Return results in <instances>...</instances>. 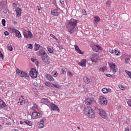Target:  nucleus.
I'll return each mask as SVG.
<instances>
[{"label": "nucleus", "mask_w": 131, "mask_h": 131, "mask_svg": "<svg viewBox=\"0 0 131 131\" xmlns=\"http://www.w3.org/2000/svg\"><path fill=\"white\" fill-rule=\"evenodd\" d=\"M31 60L32 61V62H34L35 61V59H34V58H31Z\"/></svg>", "instance_id": "58"}, {"label": "nucleus", "mask_w": 131, "mask_h": 131, "mask_svg": "<svg viewBox=\"0 0 131 131\" xmlns=\"http://www.w3.org/2000/svg\"><path fill=\"white\" fill-rule=\"evenodd\" d=\"M108 66L110 68L111 70L113 71L114 73H116L117 72L118 68H117V66L113 63V62H110L108 63Z\"/></svg>", "instance_id": "6"}, {"label": "nucleus", "mask_w": 131, "mask_h": 131, "mask_svg": "<svg viewBox=\"0 0 131 131\" xmlns=\"http://www.w3.org/2000/svg\"><path fill=\"white\" fill-rule=\"evenodd\" d=\"M53 86H54V88H56V89H60V85L58 84H53Z\"/></svg>", "instance_id": "42"}, {"label": "nucleus", "mask_w": 131, "mask_h": 131, "mask_svg": "<svg viewBox=\"0 0 131 131\" xmlns=\"http://www.w3.org/2000/svg\"><path fill=\"white\" fill-rule=\"evenodd\" d=\"M52 74L54 77H57V76H58V72H57V71H53L52 72Z\"/></svg>", "instance_id": "33"}, {"label": "nucleus", "mask_w": 131, "mask_h": 131, "mask_svg": "<svg viewBox=\"0 0 131 131\" xmlns=\"http://www.w3.org/2000/svg\"><path fill=\"white\" fill-rule=\"evenodd\" d=\"M84 114L90 118H95L96 117L95 115V112H94L93 108H92L91 106L84 107Z\"/></svg>", "instance_id": "2"}, {"label": "nucleus", "mask_w": 131, "mask_h": 131, "mask_svg": "<svg viewBox=\"0 0 131 131\" xmlns=\"http://www.w3.org/2000/svg\"><path fill=\"white\" fill-rule=\"evenodd\" d=\"M101 92L103 93V94H107L111 92V89L110 88L107 89L106 88H104L102 89Z\"/></svg>", "instance_id": "22"}, {"label": "nucleus", "mask_w": 131, "mask_h": 131, "mask_svg": "<svg viewBox=\"0 0 131 131\" xmlns=\"http://www.w3.org/2000/svg\"><path fill=\"white\" fill-rule=\"evenodd\" d=\"M16 13V17H21V14H22V10L20 8H17L15 10Z\"/></svg>", "instance_id": "19"}, {"label": "nucleus", "mask_w": 131, "mask_h": 131, "mask_svg": "<svg viewBox=\"0 0 131 131\" xmlns=\"http://www.w3.org/2000/svg\"><path fill=\"white\" fill-rule=\"evenodd\" d=\"M119 89H120V90H121L122 91H124L125 89H124V86H123V85H121V84H119Z\"/></svg>", "instance_id": "39"}, {"label": "nucleus", "mask_w": 131, "mask_h": 131, "mask_svg": "<svg viewBox=\"0 0 131 131\" xmlns=\"http://www.w3.org/2000/svg\"><path fill=\"white\" fill-rule=\"evenodd\" d=\"M14 25H16V24H17V22L14 21Z\"/></svg>", "instance_id": "61"}, {"label": "nucleus", "mask_w": 131, "mask_h": 131, "mask_svg": "<svg viewBox=\"0 0 131 131\" xmlns=\"http://www.w3.org/2000/svg\"><path fill=\"white\" fill-rule=\"evenodd\" d=\"M12 8L13 9V10H17V4L16 3H13L12 4Z\"/></svg>", "instance_id": "37"}, {"label": "nucleus", "mask_w": 131, "mask_h": 131, "mask_svg": "<svg viewBox=\"0 0 131 131\" xmlns=\"http://www.w3.org/2000/svg\"><path fill=\"white\" fill-rule=\"evenodd\" d=\"M92 50H93L94 52L99 53L100 51H102L103 50V48H102V47L100 46L99 45H94L92 46Z\"/></svg>", "instance_id": "10"}, {"label": "nucleus", "mask_w": 131, "mask_h": 131, "mask_svg": "<svg viewBox=\"0 0 131 131\" xmlns=\"http://www.w3.org/2000/svg\"><path fill=\"white\" fill-rule=\"evenodd\" d=\"M99 115L104 119H107L108 118V115L106 113V111L103 109H99Z\"/></svg>", "instance_id": "7"}, {"label": "nucleus", "mask_w": 131, "mask_h": 131, "mask_svg": "<svg viewBox=\"0 0 131 131\" xmlns=\"http://www.w3.org/2000/svg\"><path fill=\"white\" fill-rule=\"evenodd\" d=\"M38 56H39L40 57H42L46 55H47V53L46 52V51L43 50V49H41L39 50V52H37Z\"/></svg>", "instance_id": "14"}, {"label": "nucleus", "mask_w": 131, "mask_h": 131, "mask_svg": "<svg viewBox=\"0 0 131 131\" xmlns=\"http://www.w3.org/2000/svg\"><path fill=\"white\" fill-rule=\"evenodd\" d=\"M100 20H101V18H100V17H99L98 16H94V24L95 25H97V24H98V22H100Z\"/></svg>", "instance_id": "23"}, {"label": "nucleus", "mask_w": 131, "mask_h": 131, "mask_svg": "<svg viewBox=\"0 0 131 131\" xmlns=\"http://www.w3.org/2000/svg\"><path fill=\"white\" fill-rule=\"evenodd\" d=\"M24 123H26V124H28V125H30V126L32 125V122L27 120H25Z\"/></svg>", "instance_id": "31"}, {"label": "nucleus", "mask_w": 131, "mask_h": 131, "mask_svg": "<svg viewBox=\"0 0 131 131\" xmlns=\"http://www.w3.org/2000/svg\"><path fill=\"white\" fill-rule=\"evenodd\" d=\"M41 102L43 104H45L46 105H47V106H50L51 104V101L49 100L47 98H42L41 99Z\"/></svg>", "instance_id": "15"}, {"label": "nucleus", "mask_w": 131, "mask_h": 131, "mask_svg": "<svg viewBox=\"0 0 131 131\" xmlns=\"http://www.w3.org/2000/svg\"><path fill=\"white\" fill-rule=\"evenodd\" d=\"M23 123H24V122H23L22 121H20V124H23Z\"/></svg>", "instance_id": "60"}, {"label": "nucleus", "mask_w": 131, "mask_h": 131, "mask_svg": "<svg viewBox=\"0 0 131 131\" xmlns=\"http://www.w3.org/2000/svg\"><path fill=\"white\" fill-rule=\"evenodd\" d=\"M75 51L78 53V54H80V55H82L83 53L79 49V48L78 47V46L75 45Z\"/></svg>", "instance_id": "25"}, {"label": "nucleus", "mask_w": 131, "mask_h": 131, "mask_svg": "<svg viewBox=\"0 0 131 131\" xmlns=\"http://www.w3.org/2000/svg\"><path fill=\"white\" fill-rule=\"evenodd\" d=\"M61 72L62 74H66V70L64 68L61 69Z\"/></svg>", "instance_id": "47"}, {"label": "nucleus", "mask_w": 131, "mask_h": 131, "mask_svg": "<svg viewBox=\"0 0 131 131\" xmlns=\"http://www.w3.org/2000/svg\"><path fill=\"white\" fill-rule=\"evenodd\" d=\"M4 34H5V35H6V36L9 35V32H8V31H5V32H4Z\"/></svg>", "instance_id": "54"}, {"label": "nucleus", "mask_w": 131, "mask_h": 131, "mask_svg": "<svg viewBox=\"0 0 131 131\" xmlns=\"http://www.w3.org/2000/svg\"><path fill=\"white\" fill-rule=\"evenodd\" d=\"M83 81H84V82L87 83V84H88L89 82H91V80H90V79H89V78L86 77H84L83 78Z\"/></svg>", "instance_id": "30"}, {"label": "nucleus", "mask_w": 131, "mask_h": 131, "mask_svg": "<svg viewBox=\"0 0 131 131\" xmlns=\"http://www.w3.org/2000/svg\"><path fill=\"white\" fill-rule=\"evenodd\" d=\"M53 94H56V92L53 91Z\"/></svg>", "instance_id": "62"}, {"label": "nucleus", "mask_w": 131, "mask_h": 131, "mask_svg": "<svg viewBox=\"0 0 131 131\" xmlns=\"http://www.w3.org/2000/svg\"><path fill=\"white\" fill-rule=\"evenodd\" d=\"M94 101L93 98H86L85 99V104L86 105H92L93 104V102Z\"/></svg>", "instance_id": "17"}, {"label": "nucleus", "mask_w": 131, "mask_h": 131, "mask_svg": "<svg viewBox=\"0 0 131 131\" xmlns=\"http://www.w3.org/2000/svg\"><path fill=\"white\" fill-rule=\"evenodd\" d=\"M15 33L16 37L18 38H21V37H22L21 33H20V31H19V30H17Z\"/></svg>", "instance_id": "27"}, {"label": "nucleus", "mask_w": 131, "mask_h": 131, "mask_svg": "<svg viewBox=\"0 0 131 131\" xmlns=\"http://www.w3.org/2000/svg\"><path fill=\"white\" fill-rule=\"evenodd\" d=\"M16 74L20 76V77H25V78H28L29 77V75L27 73L22 71L18 69H16Z\"/></svg>", "instance_id": "3"}, {"label": "nucleus", "mask_w": 131, "mask_h": 131, "mask_svg": "<svg viewBox=\"0 0 131 131\" xmlns=\"http://www.w3.org/2000/svg\"><path fill=\"white\" fill-rule=\"evenodd\" d=\"M68 74H69V76H72V75H73V74L70 71L68 72Z\"/></svg>", "instance_id": "53"}, {"label": "nucleus", "mask_w": 131, "mask_h": 131, "mask_svg": "<svg viewBox=\"0 0 131 131\" xmlns=\"http://www.w3.org/2000/svg\"><path fill=\"white\" fill-rule=\"evenodd\" d=\"M59 2L61 5H64V0H59Z\"/></svg>", "instance_id": "56"}, {"label": "nucleus", "mask_w": 131, "mask_h": 131, "mask_svg": "<svg viewBox=\"0 0 131 131\" xmlns=\"http://www.w3.org/2000/svg\"><path fill=\"white\" fill-rule=\"evenodd\" d=\"M28 49H30V50H32L33 49V46H32V44L30 43L28 45Z\"/></svg>", "instance_id": "40"}, {"label": "nucleus", "mask_w": 131, "mask_h": 131, "mask_svg": "<svg viewBox=\"0 0 131 131\" xmlns=\"http://www.w3.org/2000/svg\"><path fill=\"white\" fill-rule=\"evenodd\" d=\"M46 77L47 78V79H48V80H50V81L54 80L53 76L49 74H46Z\"/></svg>", "instance_id": "26"}, {"label": "nucleus", "mask_w": 131, "mask_h": 131, "mask_svg": "<svg viewBox=\"0 0 131 131\" xmlns=\"http://www.w3.org/2000/svg\"><path fill=\"white\" fill-rule=\"evenodd\" d=\"M86 63V60L83 59L81 60L80 62H78V65H80V66H81L82 67H85Z\"/></svg>", "instance_id": "20"}, {"label": "nucleus", "mask_w": 131, "mask_h": 131, "mask_svg": "<svg viewBox=\"0 0 131 131\" xmlns=\"http://www.w3.org/2000/svg\"><path fill=\"white\" fill-rule=\"evenodd\" d=\"M51 14L52 15V16H54L55 17H58L61 14V12H60V8L58 7H56L53 10H51Z\"/></svg>", "instance_id": "5"}, {"label": "nucleus", "mask_w": 131, "mask_h": 131, "mask_svg": "<svg viewBox=\"0 0 131 131\" xmlns=\"http://www.w3.org/2000/svg\"><path fill=\"white\" fill-rule=\"evenodd\" d=\"M30 76L32 78H36L37 77V72L36 69H32L30 72Z\"/></svg>", "instance_id": "9"}, {"label": "nucleus", "mask_w": 131, "mask_h": 131, "mask_svg": "<svg viewBox=\"0 0 131 131\" xmlns=\"http://www.w3.org/2000/svg\"><path fill=\"white\" fill-rule=\"evenodd\" d=\"M50 36L51 37H53V38H55V39H56V40H58V38H57V37H56V36L54 35V34H50Z\"/></svg>", "instance_id": "46"}, {"label": "nucleus", "mask_w": 131, "mask_h": 131, "mask_svg": "<svg viewBox=\"0 0 131 131\" xmlns=\"http://www.w3.org/2000/svg\"><path fill=\"white\" fill-rule=\"evenodd\" d=\"M13 131H18V130L15 129V130H14Z\"/></svg>", "instance_id": "64"}, {"label": "nucleus", "mask_w": 131, "mask_h": 131, "mask_svg": "<svg viewBox=\"0 0 131 131\" xmlns=\"http://www.w3.org/2000/svg\"><path fill=\"white\" fill-rule=\"evenodd\" d=\"M80 128L79 127H78V129H80Z\"/></svg>", "instance_id": "63"}, {"label": "nucleus", "mask_w": 131, "mask_h": 131, "mask_svg": "<svg viewBox=\"0 0 131 131\" xmlns=\"http://www.w3.org/2000/svg\"><path fill=\"white\" fill-rule=\"evenodd\" d=\"M45 121H46V119L43 118L38 122L37 126L39 128H43L45 127Z\"/></svg>", "instance_id": "12"}, {"label": "nucleus", "mask_w": 131, "mask_h": 131, "mask_svg": "<svg viewBox=\"0 0 131 131\" xmlns=\"http://www.w3.org/2000/svg\"><path fill=\"white\" fill-rule=\"evenodd\" d=\"M77 24V20H76V19H71L69 20L68 25L69 31L70 33H73V32H74V28H75Z\"/></svg>", "instance_id": "1"}, {"label": "nucleus", "mask_w": 131, "mask_h": 131, "mask_svg": "<svg viewBox=\"0 0 131 131\" xmlns=\"http://www.w3.org/2000/svg\"><path fill=\"white\" fill-rule=\"evenodd\" d=\"M8 49L9 50V51H10V52H12V51H13V47H12V46H10L8 47Z\"/></svg>", "instance_id": "45"}, {"label": "nucleus", "mask_w": 131, "mask_h": 131, "mask_svg": "<svg viewBox=\"0 0 131 131\" xmlns=\"http://www.w3.org/2000/svg\"><path fill=\"white\" fill-rule=\"evenodd\" d=\"M0 58H2V59H4V55H3V53H2L1 51H0Z\"/></svg>", "instance_id": "51"}, {"label": "nucleus", "mask_w": 131, "mask_h": 131, "mask_svg": "<svg viewBox=\"0 0 131 131\" xmlns=\"http://www.w3.org/2000/svg\"><path fill=\"white\" fill-rule=\"evenodd\" d=\"M32 108L33 111H36V110H37V105H36V104H34Z\"/></svg>", "instance_id": "36"}, {"label": "nucleus", "mask_w": 131, "mask_h": 131, "mask_svg": "<svg viewBox=\"0 0 131 131\" xmlns=\"http://www.w3.org/2000/svg\"><path fill=\"white\" fill-rule=\"evenodd\" d=\"M99 58V56H98V54H94L92 55V57L91 58V60L92 62H98V59Z\"/></svg>", "instance_id": "16"}, {"label": "nucleus", "mask_w": 131, "mask_h": 131, "mask_svg": "<svg viewBox=\"0 0 131 131\" xmlns=\"http://www.w3.org/2000/svg\"><path fill=\"white\" fill-rule=\"evenodd\" d=\"M40 47V45L36 43L35 45L34 50L35 51H38V50H39Z\"/></svg>", "instance_id": "34"}, {"label": "nucleus", "mask_w": 131, "mask_h": 131, "mask_svg": "<svg viewBox=\"0 0 131 131\" xmlns=\"http://www.w3.org/2000/svg\"><path fill=\"white\" fill-rule=\"evenodd\" d=\"M41 58L43 62H45V63H48V62H49V56H48V54H45V55L41 56Z\"/></svg>", "instance_id": "18"}, {"label": "nucleus", "mask_w": 131, "mask_h": 131, "mask_svg": "<svg viewBox=\"0 0 131 131\" xmlns=\"http://www.w3.org/2000/svg\"><path fill=\"white\" fill-rule=\"evenodd\" d=\"M99 103L101 106H106L107 104H108V100L106 97L101 96L99 97Z\"/></svg>", "instance_id": "4"}, {"label": "nucleus", "mask_w": 131, "mask_h": 131, "mask_svg": "<svg viewBox=\"0 0 131 131\" xmlns=\"http://www.w3.org/2000/svg\"><path fill=\"white\" fill-rule=\"evenodd\" d=\"M19 100L18 104H20V105H24V104H25V100L23 96H21V98L19 99Z\"/></svg>", "instance_id": "24"}, {"label": "nucleus", "mask_w": 131, "mask_h": 131, "mask_svg": "<svg viewBox=\"0 0 131 131\" xmlns=\"http://www.w3.org/2000/svg\"><path fill=\"white\" fill-rule=\"evenodd\" d=\"M9 30L12 32V33H15L17 30L14 27H11L9 28Z\"/></svg>", "instance_id": "32"}, {"label": "nucleus", "mask_w": 131, "mask_h": 131, "mask_svg": "<svg viewBox=\"0 0 131 131\" xmlns=\"http://www.w3.org/2000/svg\"><path fill=\"white\" fill-rule=\"evenodd\" d=\"M129 61H130V59L126 58L125 59V64H128V63L129 62Z\"/></svg>", "instance_id": "41"}, {"label": "nucleus", "mask_w": 131, "mask_h": 131, "mask_svg": "<svg viewBox=\"0 0 131 131\" xmlns=\"http://www.w3.org/2000/svg\"><path fill=\"white\" fill-rule=\"evenodd\" d=\"M110 5H111V2L108 1L106 2V7H108V8L110 7Z\"/></svg>", "instance_id": "48"}, {"label": "nucleus", "mask_w": 131, "mask_h": 131, "mask_svg": "<svg viewBox=\"0 0 131 131\" xmlns=\"http://www.w3.org/2000/svg\"><path fill=\"white\" fill-rule=\"evenodd\" d=\"M127 103L129 107H131V99H129L127 101Z\"/></svg>", "instance_id": "44"}, {"label": "nucleus", "mask_w": 131, "mask_h": 131, "mask_svg": "<svg viewBox=\"0 0 131 131\" xmlns=\"http://www.w3.org/2000/svg\"><path fill=\"white\" fill-rule=\"evenodd\" d=\"M37 9H38V11H40L41 10L40 7H39V6H37Z\"/></svg>", "instance_id": "59"}, {"label": "nucleus", "mask_w": 131, "mask_h": 131, "mask_svg": "<svg viewBox=\"0 0 131 131\" xmlns=\"http://www.w3.org/2000/svg\"><path fill=\"white\" fill-rule=\"evenodd\" d=\"M32 118L33 119H36L37 118H39V117H41V114L39 112H37L36 111H34L31 115Z\"/></svg>", "instance_id": "8"}, {"label": "nucleus", "mask_w": 131, "mask_h": 131, "mask_svg": "<svg viewBox=\"0 0 131 131\" xmlns=\"http://www.w3.org/2000/svg\"><path fill=\"white\" fill-rule=\"evenodd\" d=\"M47 49L50 54H53V52H54V48L52 47H50L49 46H47Z\"/></svg>", "instance_id": "29"}, {"label": "nucleus", "mask_w": 131, "mask_h": 131, "mask_svg": "<svg viewBox=\"0 0 131 131\" xmlns=\"http://www.w3.org/2000/svg\"><path fill=\"white\" fill-rule=\"evenodd\" d=\"M28 32H24L23 34L26 38H32V33L30 31H28Z\"/></svg>", "instance_id": "13"}, {"label": "nucleus", "mask_w": 131, "mask_h": 131, "mask_svg": "<svg viewBox=\"0 0 131 131\" xmlns=\"http://www.w3.org/2000/svg\"><path fill=\"white\" fill-rule=\"evenodd\" d=\"M110 53H111V54H114V50H109Z\"/></svg>", "instance_id": "55"}, {"label": "nucleus", "mask_w": 131, "mask_h": 131, "mask_svg": "<svg viewBox=\"0 0 131 131\" xmlns=\"http://www.w3.org/2000/svg\"><path fill=\"white\" fill-rule=\"evenodd\" d=\"M58 47L59 49H60V50H63V49H64L63 46H62V45H59Z\"/></svg>", "instance_id": "50"}, {"label": "nucleus", "mask_w": 131, "mask_h": 131, "mask_svg": "<svg viewBox=\"0 0 131 131\" xmlns=\"http://www.w3.org/2000/svg\"><path fill=\"white\" fill-rule=\"evenodd\" d=\"M2 25H3L4 26H6V19H3L2 20Z\"/></svg>", "instance_id": "43"}, {"label": "nucleus", "mask_w": 131, "mask_h": 131, "mask_svg": "<svg viewBox=\"0 0 131 131\" xmlns=\"http://www.w3.org/2000/svg\"><path fill=\"white\" fill-rule=\"evenodd\" d=\"M82 12L83 15H86V11H85V10L82 9Z\"/></svg>", "instance_id": "49"}, {"label": "nucleus", "mask_w": 131, "mask_h": 131, "mask_svg": "<svg viewBox=\"0 0 131 131\" xmlns=\"http://www.w3.org/2000/svg\"><path fill=\"white\" fill-rule=\"evenodd\" d=\"M99 70L100 71H101V72H105V71H106L107 69L105 67H103L102 68H100Z\"/></svg>", "instance_id": "35"}, {"label": "nucleus", "mask_w": 131, "mask_h": 131, "mask_svg": "<svg viewBox=\"0 0 131 131\" xmlns=\"http://www.w3.org/2000/svg\"><path fill=\"white\" fill-rule=\"evenodd\" d=\"M114 52L115 54H116V56H120L121 55L120 51H119V50H118V49H115L114 50Z\"/></svg>", "instance_id": "28"}, {"label": "nucleus", "mask_w": 131, "mask_h": 131, "mask_svg": "<svg viewBox=\"0 0 131 131\" xmlns=\"http://www.w3.org/2000/svg\"><path fill=\"white\" fill-rule=\"evenodd\" d=\"M50 105L51 110H52V111H58V112H60V109L55 103H50Z\"/></svg>", "instance_id": "11"}, {"label": "nucleus", "mask_w": 131, "mask_h": 131, "mask_svg": "<svg viewBox=\"0 0 131 131\" xmlns=\"http://www.w3.org/2000/svg\"><path fill=\"white\" fill-rule=\"evenodd\" d=\"M0 107L3 108V109H6L7 108V104L5 103V101L0 99Z\"/></svg>", "instance_id": "21"}, {"label": "nucleus", "mask_w": 131, "mask_h": 131, "mask_svg": "<svg viewBox=\"0 0 131 131\" xmlns=\"http://www.w3.org/2000/svg\"><path fill=\"white\" fill-rule=\"evenodd\" d=\"M106 76L107 77H112V75L111 74H106Z\"/></svg>", "instance_id": "57"}, {"label": "nucleus", "mask_w": 131, "mask_h": 131, "mask_svg": "<svg viewBox=\"0 0 131 131\" xmlns=\"http://www.w3.org/2000/svg\"><path fill=\"white\" fill-rule=\"evenodd\" d=\"M125 72L128 75L129 77L131 78V72L127 70H125Z\"/></svg>", "instance_id": "38"}, {"label": "nucleus", "mask_w": 131, "mask_h": 131, "mask_svg": "<svg viewBox=\"0 0 131 131\" xmlns=\"http://www.w3.org/2000/svg\"><path fill=\"white\" fill-rule=\"evenodd\" d=\"M51 84L50 83V82H45V85L47 86H50V85Z\"/></svg>", "instance_id": "52"}]
</instances>
